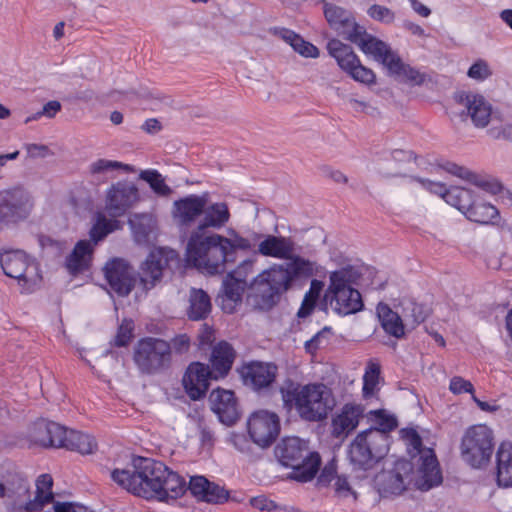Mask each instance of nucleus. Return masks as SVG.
Wrapping results in <instances>:
<instances>
[{
	"label": "nucleus",
	"instance_id": "obj_58",
	"mask_svg": "<svg viewBox=\"0 0 512 512\" xmlns=\"http://www.w3.org/2000/svg\"><path fill=\"white\" fill-rule=\"evenodd\" d=\"M53 512H92L86 506L72 502H53Z\"/></svg>",
	"mask_w": 512,
	"mask_h": 512
},
{
	"label": "nucleus",
	"instance_id": "obj_64",
	"mask_svg": "<svg viewBox=\"0 0 512 512\" xmlns=\"http://www.w3.org/2000/svg\"><path fill=\"white\" fill-rule=\"evenodd\" d=\"M172 346L177 353L188 351L190 346V338L186 334H180L173 338Z\"/></svg>",
	"mask_w": 512,
	"mask_h": 512
},
{
	"label": "nucleus",
	"instance_id": "obj_54",
	"mask_svg": "<svg viewBox=\"0 0 512 512\" xmlns=\"http://www.w3.org/2000/svg\"><path fill=\"white\" fill-rule=\"evenodd\" d=\"M134 323L132 320L124 319L118 327L114 338V345L117 347L127 346L133 337Z\"/></svg>",
	"mask_w": 512,
	"mask_h": 512
},
{
	"label": "nucleus",
	"instance_id": "obj_5",
	"mask_svg": "<svg viewBox=\"0 0 512 512\" xmlns=\"http://www.w3.org/2000/svg\"><path fill=\"white\" fill-rule=\"evenodd\" d=\"M359 277L360 273L352 266L343 267L330 274L325 299L338 315L346 316L362 310L361 294L353 287Z\"/></svg>",
	"mask_w": 512,
	"mask_h": 512
},
{
	"label": "nucleus",
	"instance_id": "obj_35",
	"mask_svg": "<svg viewBox=\"0 0 512 512\" xmlns=\"http://www.w3.org/2000/svg\"><path fill=\"white\" fill-rule=\"evenodd\" d=\"M481 192H478L472 205L465 212V216L470 221L480 224H496L500 219L498 209L489 202L482 199Z\"/></svg>",
	"mask_w": 512,
	"mask_h": 512
},
{
	"label": "nucleus",
	"instance_id": "obj_19",
	"mask_svg": "<svg viewBox=\"0 0 512 512\" xmlns=\"http://www.w3.org/2000/svg\"><path fill=\"white\" fill-rule=\"evenodd\" d=\"M0 265L5 275L18 281L22 293H30L31 284L26 276L29 258L25 252L21 250H9L0 253Z\"/></svg>",
	"mask_w": 512,
	"mask_h": 512
},
{
	"label": "nucleus",
	"instance_id": "obj_22",
	"mask_svg": "<svg viewBox=\"0 0 512 512\" xmlns=\"http://www.w3.org/2000/svg\"><path fill=\"white\" fill-rule=\"evenodd\" d=\"M323 12L329 26L347 40L362 27L350 10L336 4L324 3Z\"/></svg>",
	"mask_w": 512,
	"mask_h": 512
},
{
	"label": "nucleus",
	"instance_id": "obj_45",
	"mask_svg": "<svg viewBox=\"0 0 512 512\" xmlns=\"http://www.w3.org/2000/svg\"><path fill=\"white\" fill-rule=\"evenodd\" d=\"M35 485L34 512H37L41 511L45 504L54 500L52 492L53 478L50 474H42L36 479Z\"/></svg>",
	"mask_w": 512,
	"mask_h": 512
},
{
	"label": "nucleus",
	"instance_id": "obj_51",
	"mask_svg": "<svg viewBox=\"0 0 512 512\" xmlns=\"http://www.w3.org/2000/svg\"><path fill=\"white\" fill-rule=\"evenodd\" d=\"M117 169L130 171L131 167L127 164L107 159H98L90 165V173L92 175H106L107 173Z\"/></svg>",
	"mask_w": 512,
	"mask_h": 512
},
{
	"label": "nucleus",
	"instance_id": "obj_37",
	"mask_svg": "<svg viewBox=\"0 0 512 512\" xmlns=\"http://www.w3.org/2000/svg\"><path fill=\"white\" fill-rule=\"evenodd\" d=\"M376 311L381 327L386 334L397 339L404 336L405 327L398 313L394 312L387 304L383 303L378 304Z\"/></svg>",
	"mask_w": 512,
	"mask_h": 512
},
{
	"label": "nucleus",
	"instance_id": "obj_62",
	"mask_svg": "<svg viewBox=\"0 0 512 512\" xmlns=\"http://www.w3.org/2000/svg\"><path fill=\"white\" fill-rule=\"evenodd\" d=\"M335 493L339 497H348L353 494L348 480L345 476H336L334 483Z\"/></svg>",
	"mask_w": 512,
	"mask_h": 512
},
{
	"label": "nucleus",
	"instance_id": "obj_11",
	"mask_svg": "<svg viewBox=\"0 0 512 512\" xmlns=\"http://www.w3.org/2000/svg\"><path fill=\"white\" fill-rule=\"evenodd\" d=\"M30 199L29 184L5 189L0 202V228L26 220L30 215Z\"/></svg>",
	"mask_w": 512,
	"mask_h": 512
},
{
	"label": "nucleus",
	"instance_id": "obj_50",
	"mask_svg": "<svg viewBox=\"0 0 512 512\" xmlns=\"http://www.w3.org/2000/svg\"><path fill=\"white\" fill-rule=\"evenodd\" d=\"M140 178L147 182L155 194L167 197L172 193V189L165 183L162 175L154 169L141 171Z\"/></svg>",
	"mask_w": 512,
	"mask_h": 512
},
{
	"label": "nucleus",
	"instance_id": "obj_12",
	"mask_svg": "<svg viewBox=\"0 0 512 512\" xmlns=\"http://www.w3.org/2000/svg\"><path fill=\"white\" fill-rule=\"evenodd\" d=\"M171 346L165 340L146 337L138 341L134 351V361L141 372L152 374L162 369L170 361Z\"/></svg>",
	"mask_w": 512,
	"mask_h": 512
},
{
	"label": "nucleus",
	"instance_id": "obj_1",
	"mask_svg": "<svg viewBox=\"0 0 512 512\" xmlns=\"http://www.w3.org/2000/svg\"><path fill=\"white\" fill-rule=\"evenodd\" d=\"M283 406L294 409L307 422H320L327 418L335 406V399L329 387L322 383L301 385L291 380L280 389Z\"/></svg>",
	"mask_w": 512,
	"mask_h": 512
},
{
	"label": "nucleus",
	"instance_id": "obj_61",
	"mask_svg": "<svg viewBox=\"0 0 512 512\" xmlns=\"http://www.w3.org/2000/svg\"><path fill=\"white\" fill-rule=\"evenodd\" d=\"M325 330L317 332L309 340L305 341L304 347L307 353L314 354L323 344Z\"/></svg>",
	"mask_w": 512,
	"mask_h": 512
},
{
	"label": "nucleus",
	"instance_id": "obj_49",
	"mask_svg": "<svg viewBox=\"0 0 512 512\" xmlns=\"http://www.w3.org/2000/svg\"><path fill=\"white\" fill-rule=\"evenodd\" d=\"M369 419L375 424V427L370 428L371 430L380 431L387 436L398 425L396 417L382 409L370 411Z\"/></svg>",
	"mask_w": 512,
	"mask_h": 512
},
{
	"label": "nucleus",
	"instance_id": "obj_7",
	"mask_svg": "<svg viewBox=\"0 0 512 512\" xmlns=\"http://www.w3.org/2000/svg\"><path fill=\"white\" fill-rule=\"evenodd\" d=\"M389 437L380 431L366 429L357 434L348 448V459L354 469L368 470L386 456Z\"/></svg>",
	"mask_w": 512,
	"mask_h": 512
},
{
	"label": "nucleus",
	"instance_id": "obj_55",
	"mask_svg": "<svg viewBox=\"0 0 512 512\" xmlns=\"http://www.w3.org/2000/svg\"><path fill=\"white\" fill-rule=\"evenodd\" d=\"M347 74L355 81L366 85L373 84L376 79L374 72L363 66L360 61Z\"/></svg>",
	"mask_w": 512,
	"mask_h": 512
},
{
	"label": "nucleus",
	"instance_id": "obj_17",
	"mask_svg": "<svg viewBox=\"0 0 512 512\" xmlns=\"http://www.w3.org/2000/svg\"><path fill=\"white\" fill-rule=\"evenodd\" d=\"M177 260L178 254L173 249L163 247L153 249L141 266L140 279L144 288L152 289L162 278L163 270Z\"/></svg>",
	"mask_w": 512,
	"mask_h": 512
},
{
	"label": "nucleus",
	"instance_id": "obj_42",
	"mask_svg": "<svg viewBox=\"0 0 512 512\" xmlns=\"http://www.w3.org/2000/svg\"><path fill=\"white\" fill-rule=\"evenodd\" d=\"M386 69L390 75L409 84L421 85L424 82V75L418 69L404 63L398 54L390 59Z\"/></svg>",
	"mask_w": 512,
	"mask_h": 512
},
{
	"label": "nucleus",
	"instance_id": "obj_52",
	"mask_svg": "<svg viewBox=\"0 0 512 512\" xmlns=\"http://www.w3.org/2000/svg\"><path fill=\"white\" fill-rule=\"evenodd\" d=\"M367 15L373 19L374 21L383 23V24H391L395 20V12L390 8L373 4L367 9Z\"/></svg>",
	"mask_w": 512,
	"mask_h": 512
},
{
	"label": "nucleus",
	"instance_id": "obj_56",
	"mask_svg": "<svg viewBox=\"0 0 512 512\" xmlns=\"http://www.w3.org/2000/svg\"><path fill=\"white\" fill-rule=\"evenodd\" d=\"M449 390L455 395L462 393H470L471 395H474V387L472 383L460 376H454L451 378Z\"/></svg>",
	"mask_w": 512,
	"mask_h": 512
},
{
	"label": "nucleus",
	"instance_id": "obj_30",
	"mask_svg": "<svg viewBox=\"0 0 512 512\" xmlns=\"http://www.w3.org/2000/svg\"><path fill=\"white\" fill-rule=\"evenodd\" d=\"M364 414V407L360 404L347 403L340 413L332 419V434L335 437L347 435L353 431L359 424L360 418Z\"/></svg>",
	"mask_w": 512,
	"mask_h": 512
},
{
	"label": "nucleus",
	"instance_id": "obj_20",
	"mask_svg": "<svg viewBox=\"0 0 512 512\" xmlns=\"http://www.w3.org/2000/svg\"><path fill=\"white\" fill-rule=\"evenodd\" d=\"M214 375L209 365L200 362L191 363L183 376V386L188 396L192 400L203 398L209 388V381L214 378Z\"/></svg>",
	"mask_w": 512,
	"mask_h": 512
},
{
	"label": "nucleus",
	"instance_id": "obj_9",
	"mask_svg": "<svg viewBox=\"0 0 512 512\" xmlns=\"http://www.w3.org/2000/svg\"><path fill=\"white\" fill-rule=\"evenodd\" d=\"M493 449V432L489 427L479 424L466 430L461 442V453L470 466L479 468L485 465Z\"/></svg>",
	"mask_w": 512,
	"mask_h": 512
},
{
	"label": "nucleus",
	"instance_id": "obj_18",
	"mask_svg": "<svg viewBox=\"0 0 512 512\" xmlns=\"http://www.w3.org/2000/svg\"><path fill=\"white\" fill-rule=\"evenodd\" d=\"M349 41L356 44L365 55L372 57L385 68L390 63V59L397 54L389 44L368 34L364 26L350 36Z\"/></svg>",
	"mask_w": 512,
	"mask_h": 512
},
{
	"label": "nucleus",
	"instance_id": "obj_57",
	"mask_svg": "<svg viewBox=\"0 0 512 512\" xmlns=\"http://www.w3.org/2000/svg\"><path fill=\"white\" fill-rule=\"evenodd\" d=\"M250 504L253 508L260 511L271 512L277 509V504L273 500L267 498L265 495L252 497L250 499Z\"/></svg>",
	"mask_w": 512,
	"mask_h": 512
},
{
	"label": "nucleus",
	"instance_id": "obj_4",
	"mask_svg": "<svg viewBox=\"0 0 512 512\" xmlns=\"http://www.w3.org/2000/svg\"><path fill=\"white\" fill-rule=\"evenodd\" d=\"M185 256L188 265L203 273L214 275L228 270V267H225L219 234H207L196 229L188 240Z\"/></svg>",
	"mask_w": 512,
	"mask_h": 512
},
{
	"label": "nucleus",
	"instance_id": "obj_46",
	"mask_svg": "<svg viewBox=\"0 0 512 512\" xmlns=\"http://www.w3.org/2000/svg\"><path fill=\"white\" fill-rule=\"evenodd\" d=\"M120 228V222L116 219H108L102 213H98L96 220L92 225L89 235V240L94 246L103 240L108 234Z\"/></svg>",
	"mask_w": 512,
	"mask_h": 512
},
{
	"label": "nucleus",
	"instance_id": "obj_25",
	"mask_svg": "<svg viewBox=\"0 0 512 512\" xmlns=\"http://www.w3.org/2000/svg\"><path fill=\"white\" fill-rule=\"evenodd\" d=\"M187 490L197 500L211 504H223L229 499V492L224 487L210 482L204 476H192Z\"/></svg>",
	"mask_w": 512,
	"mask_h": 512
},
{
	"label": "nucleus",
	"instance_id": "obj_40",
	"mask_svg": "<svg viewBox=\"0 0 512 512\" xmlns=\"http://www.w3.org/2000/svg\"><path fill=\"white\" fill-rule=\"evenodd\" d=\"M328 53L336 60L339 67L348 73L360 61L353 49L338 39H331L327 44Z\"/></svg>",
	"mask_w": 512,
	"mask_h": 512
},
{
	"label": "nucleus",
	"instance_id": "obj_39",
	"mask_svg": "<svg viewBox=\"0 0 512 512\" xmlns=\"http://www.w3.org/2000/svg\"><path fill=\"white\" fill-rule=\"evenodd\" d=\"M496 458L498 485L512 487V444L508 442L501 443Z\"/></svg>",
	"mask_w": 512,
	"mask_h": 512
},
{
	"label": "nucleus",
	"instance_id": "obj_10",
	"mask_svg": "<svg viewBox=\"0 0 512 512\" xmlns=\"http://www.w3.org/2000/svg\"><path fill=\"white\" fill-rule=\"evenodd\" d=\"M254 264L253 259H245L236 269L228 272L218 296L220 306L224 312L233 313L236 306L241 303L245 289L249 288L251 290V281L248 278L253 273Z\"/></svg>",
	"mask_w": 512,
	"mask_h": 512
},
{
	"label": "nucleus",
	"instance_id": "obj_41",
	"mask_svg": "<svg viewBox=\"0 0 512 512\" xmlns=\"http://www.w3.org/2000/svg\"><path fill=\"white\" fill-rule=\"evenodd\" d=\"M210 312L211 300L208 294L202 289L192 288L189 293L188 318L193 321L203 320Z\"/></svg>",
	"mask_w": 512,
	"mask_h": 512
},
{
	"label": "nucleus",
	"instance_id": "obj_26",
	"mask_svg": "<svg viewBox=\"0 0 512 512\" xmlns=\"http://www.w3.org/2000/svg\"><path fill=\"white\" fill-rule=\"evenodd\" d=\"M209 402L211 410L222 423L230 426L237 421L238 409L232 391L217 388L211 392Z\"/></svg>",
	"mask_w": 512,
	"mask_h": 512
},
{
	"label": "nucleus",
	"instance_id": "obj_27",
	"mask_svg": "<svg viewBox=\"0 0 512 512\" xmlns=\"http://www.w3.org/2000/svg\"><path fill=\"white\" fill-rule=\"evenodd\" d=\"M277 366L273 363L251 362L242 368L245 384L254 390L270 386L276 377Z\"/></svg>",
	"mask_w": 512,
	"mask_h": 512
},
{
	"label": "nucleus",
	"instance_id": "obj_31",
	"mask_svg": "<svg viewBox=\"0 0 512 512\" xmlns=\"http://www.w3.org/2000/svg\"><path fill=\"white\" fill-rule=\"evenodd\" d=\"M439 167L449 174L469 181L477 189L483 190L486 193L496 195L502 189V186L498 181L492 179L479 178L477 175L473 174L465 167L460 166L456 163L445 161L443 163H440Z\"/></svg>",
	"mask_w": 512,
	"mask_h": 512
},
{
	"label": "nucleus",
	"instance_id": "obj_34",
	"mask_svg": "<svg viewBox=\"0 0 512 512\" xmlns=\"http://www.w3.org/2000/svg\"><path fill=\"white\" fill-rule=\"evenodd\" d=\"M235 358L233 347L226 341H221L215 345L211 353V366L215 373L214 379L224 377L230 371Z\"/></svg>",
	"mask_w": 512,
	"mask_h": 512
},
{
	"label": "nucleus",
	"instance_id": "obj_21",
	"mask_svg": "<svg viewBox=\"0 0 512 512\" xmlns=\"http://www.w3.org/2000/svg\"><path fill=\"white\" fill-rule=\"evenodd\" d=\"M104 275L111 291L118 296H127L134 286L130 267L122 259L115 258L107 262L104 267Z\"/></svg>",
	"mask_w": 512,
	"mask_h": 512
},
{
	"label": "nucleus",
	"instance_id": "obj_59",
	"mask_svg": "<svg viewBox=\"0 0 512 512\" xmlns=\"http://www.w3.org/2000/svg\"><path fill=\"white\" fill-rule=\"evenodd\" d=\"M19 156V150H14L9 153H0V180L4 178L5 174L11 168V163L17 160Z\"/></svg>",
	"mask_w": 512,
	"mask_h": 512
},
{
	"label": "nucleus",
	"instance_id": "obj_32",
	"mask_svg": "<svg viewBox=\"0 0 512 512\" xmlns=\"http://www.w3.org/2000/svg\"><path fill=\"white\" fill-rule=\"evenodd\" d=\"M206 204V194H190L174 202L175 216L185 224L191 223L203 214Z\"/></svg>",
	"mask_w": 512,
	"mask_h": 512
},
{
	"label": "nucleus",
	"instance_id": "obj_38",
	"mask_svg": "<svg viewBox=\"0 0 512 512\" xmlns=\"http://www.w3.org/2000/svg\"><path fill=\"white\" fill-rule=\"evenodd\" d=\"M203 219L197 229L205 231L206 228H221L230 218L229 208L224 202L212 203L206 205L203 211Z\"/></svg>",
	"mask_w": 512,
	"mask_h": 512
},
{
	"label": "nucleus",
	"instance_id": "obj_60",
	"mask_svg": "<svg viewBox=\"0 0 512 512\" xmlns=\"http://www.w3.org/2000/svg\"><path fill=\"white\" fill-rule=\"evenodd\" d=\"M60 109H61L60 102H58L56 100L49 101L43 106V108L40 111H37L36 113H34V120L41 116H45L47 118H52L60 111Z\"/></svg>",
	"mask_w": 512,
	"mask_h": 512
},
{
	"label": "nucleus",
	"instance_id": "obj_29",
	"mask_svg": "<svg viewBox=\"0 0 512 512\" xmlns=\"http://www.w3.org/2000/svg\"><path fill=\"white\" fill-rule=\"evenodd\" d=\"M64 433V426L47 419H38L34 421V446L61 447Z\"/></svg>",
	"mask_w": 512,
	"mask_h": 512
},
{
	"label": "nucleus",
	"instance_id": "obj_2",
	"mask_svg": "<svg viewBox=\"0 0 512 512\" xmlns=\"http://www.w3.org/2000/svg\"><path fill=\"white\" fill-rule=\"evenodd\" d=\"M163 462L148 457L133 456L127 468L111 472L112 480L121 488L146 500H156Z\"/></svg>",
	"mask_w": 512,
	"mask_h": 512
},
{
	"label": "nucleus",
	"instance_id": "obj_63",
	"mask_svg": "<svg viewBox=\"0 0 512 512\" xmlns=\"http://www.w3.org/2000/svg\"><path fill=\"white\" fill-rule=\"evenodd\" d=\"M336 478V466L333 463L326 465L318 477V484L325 486L328 485L333 479Z\"/></svg>",
	"mask_w": 512,
	"mask_h": 512
},
{
	"label": "nucleus",
	"instance_id": "obj_16",
	"mask_svg": "<svg viewBox=\"0 0 512 512\" xmlns=\"http://www.w3.org/2000/svg\"><path fill=\"white\" fill-rule=\"evenodd\" d=\"M139 201L137 186L128 181L113 184L106 193L105 210L115 218L123 216Z\"/></svg>",
	"mask_w": 512,
	"mask_h": 512
},
{
	"label": "nucleus",
	"instance_id": "obj_6",
	"mask_svg": "<svg viewBox=\"0 0 512 512\" xmlns=\"http://www.w3.org/2000/svg\"><path fill=\"white\" fill-rule=\"evenodd\" d=\"M407 452L413 459L417 456L415 486L421 491H428L442 483V473L435 452L431 448H422V439L416 430L409 428L401 430Z\"/></svg>",
	"mask_w": 512,
	"mask_h": 512
},
{
	"label": "nucleus",
	"instance_id": "obj_43",
	"mask_svg": "<svg viewBox=\"0 0 512 512\" xmlns=\"http://www.w3.org/2000/svg\"><path fill=\"white\" fill-rule=\"evenodd\" d=\"M292 281L300 278H309L322 273L323 267L316 261L305 259L298 255H291L286 259Z\"/></svg>",
	"mask_w": 512,
	"mask_h": 512
},
{
	"label": "nucleus",
	"instance_id": "obj_15",
	"mask_svg": "<svg viewBox=\"0 0 512 512\" xmlns=\"http://www.w3.org/2000/svg\"><path fill=\"white\" fill-rule=\"evenodd\" d=\"M250 439L259 447H269L280 433V419L274 412L258 410L247 421Z\"/></svg>",
	"mask_w": 512,
	"mask_h": 512
},
{
	"label": "nucleus",
	"instance_id": "obj_53",
	"mask_svg": "<svg viewBox=\"0 0 512 512\" xmlns=\"http://www.w3.org/2000/svg\"><path fill=\"white\" fill-rule=\"evenodd\" d=\"M492 75V70L483 59L476 60L468 69L467 76L477 82H483Z\"/></svg>",
	"mask_w": 512,
	"mask_h": 512
},
{
	"label": "nucleus",
	"instance_id": "obj_44",
	"mask_svg": "<svg viewBox=\"0 0 512 512\" xmlns=\"http://www.w3.org/2000/svg\"><path fill=\"white\" fill-rule=\"evenodd\" d=\"M277 34L301 56L306 58H317L319 56L318 48L312 43L305 41L294 31L280 28L277 30Z\"/></svg>",
	"mask_w": 512,
	"mask_h": 512
},
{
	"label": "nucleus",
	"instance_id": "obj_3",
	"mask_svg": "<svg viewBox=\"0 0 512 512\" xmlns=\"http://www.w3.org/2000/svg\"><path fill=\"white\" fill-rule=\"evenodd\" d=\"M275 456L282 466L291 468V479L303 483L315 477L321 464L320 455L309 451L308 443L299 437L283 438L275 447Z\"/></svg>",
	"mask_w": 512,
	"mask_h": 512
},
{
	"label": "nucleus",
	"instance_id": "obj_24",
	"mask_svg": "<svg viewBox=\"0 0 512 512\" xmlns=\"http://www.w3.org/2000/svg\"><path fill=\"white\" fill-rule=\"evenodd\" d=\"M156 501L169 503L182 497L187 491L185 479L164 463L158 481Z\"/></svg>",
	"mask_w": 512,
	"mask_h": 512
},
{
	"label": "nucleus",
	"instance_id": "obj_36",
	"mask_svg": "<svg viewBox=\"0 0 512 512\" xmlns=\"http://www.w3.org/2000/svg\"><path fill=\"white\" fill-rule=\"evenodd\" d=\"M62 439L63 444L61 445V448L76 451L83 455L92 454L97 448L95 438L80 431L68 430L65 428V433Z\"/></svg>",
	"mask_w": 512,
	"mask_h": 512
},
{
	"label": "nucleus",
	"instance_id": "obj_23",
	"mask_svg": "<svg viewBox=\"0 0 512 512\" xmlns=\"http://www.w3.org/2000/svg\"><path fill=\"white\" fill-rule=\"evenodd\" d=\"M459 103L464 107L463 114L468 116L477 128H484L492 117V105L481 94L468 92L459 95Z\"/></svg>",
	"mask_w": 512,
	"mask_h": 512
},
{
	"label": "nucleus",
	"instance_id": "obj_47",
	"mask_svg": "<svg viewBox=\"0 0 512 512\" xmlns=\"http://www.w3.org/2000/svg\"><path fill=\"white\" fill-rule=\"evenodd\" d=\"M381 368L379 363L370 360L363 375L362 393L365 399L374 397L379 391Z\"/></svg>",
	"mask_w": 512,
	"mask_h": 512
},
{
	"label": "nucleus",
	"instance_id": "obj_13",
	"mask_svg": "<svg viewBox=\"0 0 512 512\" xmlns=\"http://www.w3.org/2000/svg\"><path fill=\"white\" fill-rule=\"evenodd\" d=\"M410 183H415L420 188L440 196L447 204L457 208L464 215L468 211L478 192L483 190L464 187H452L447 189L441 182H435L421 177H410Z\"/></svg>",
	"mask_w": 512,
	"mask_h": 512
},
{
	"label": "nucleus",
	"instance_id": "obj_28",
	"mask_svg": "<svg viewBox=\"0 0 512 512\" xmlns=\"http://www.w3.org/2000/svg\"><path fill=\"white\" fill-rule=\"evenodd\" d=\"M94 253V245L89 240H79L65 258L64 267L75 277L89 271Z\"/></svg>",
	"mask_w": 512,
	"mask_h": 512
},
{
	"label": "nucleus",
	"instance_id": "obj_14",
	"mask_svg": "<svg viewBox=\"0 0 512 512\" xmlns=\"http://www.w3.org/2000/svg\"><path fill=\"white\" fill-rule=\"evenodd\" d=\"M413 464L405 459H397L393 468L383 470L375 478V484L379 494L383 497L400 495L407 486L415 484L416 473H412Z\"/></svg>",
	"mask_w": 512,
	"mask_h": 512
},
{
	"label": "nucleus",
	"instance_id": "obj_8",
	"mask_svg": "<svg viewBox=\"0 0 512 512\" xmlns=\"http://www.w3.org/2000/svg\"><path fill=\"white\" fill-rule=\"evenodd\" d=\"M292 282L286 263L274 264L253 277L250 287L253 295L260 299V307L268 309L278 301L280 294L289 289Z\"/></svg>",
	"mask_w": 512,
	"mask_h": 512
},
{
	"label": "nucleus",
	"instance_id": "obj_33",
	"mask_svg": "<svg viewBox=\"0 0 512 512\" xmlns=\"http://www.w3.org/2000/svg\"><path fill=\"white\" fill-rule=\"evenodd\" d=\"M258 252L265 257L286 260L294 252V243L288 237L267 235L259 242Z\"/></svg>",
	"mask_w": 512,
	"mask_h": 512
},
{
	"label": "nucleus",
	"instance_id": "obj_48",
	"mask_svg": "<svg viewBox=\"0 0 512 512\" xmlns=\"http://www.w3.org/2000/svg\"><path fill=\"white\" fill-rule=\"evenodd\" d=\"M221 245L224 256L225 267L236 260L237 250H248L251 247L250 241L237 234L233 238L221 236Z\"/></svg>",
	"mask_w": 512,
	"mask_h": 512
}]
</instances>
